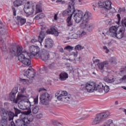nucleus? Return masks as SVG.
Listing matches in <instances>:
<instances>
[{
    "label": "nucleus",
    "mask_w": 126,
    "mask_h": 126,
    "mask_svg": "<svg viewBox=\"0 0 126 126\" xmlns=\"http://www.w3.org/2000/svg\"><path fill=\"white\" fill-rule=\"evenodd\" d=\"M12 50L14 53H15L17 50L18 60L22 63L28 66L31 64V60L28 58H29V53H27L26 50H23V47L22 46H18L16 48V46L12 45Z\"/></svg>",
    "instance_id": "f257e3e1"
},
{
    "label": "nucleus",
    "mask_w": 126,
    "mask_h": 126,
    "mask_svg": "<svg viewBox=\"0 0 126 126\" xmlns=\"http://www.w3.org/2000/svg\"><path fill=\"white\" fill-rule=\"evenodd\" d=\"M73 12H74L73 15L74 16L73 18L76 23H79L83 19L82 23L80 25L81 28H86V27H88V19L90 18L89 12H86L84 16L83 12L81 11H78L77 13H76L75 9V11H74Z\"/></svg>",
    "instance_id": "f03ea898"
},
{
    "label": "nucleus",
    "mask_w": 126,
    "mask_h": 126,
    "mask_svg": "<svg viewBox=\"0 0 126 126\" xmlns=\"http://www.w3.org/2000/svg\"><path fill=\"white\" fill-rule=\"evenodd\" d=\"M14 113L10 111H4L1 113V120L0 121V124L2 126H4L7 125V118L8 117L9 121H13L14 118Z\"/></svg>",
    "instance_id": "7ed1b4c3"
},
{
    "label": "nucleus",
    "mask_w": 126,
    "mask_h": 126,
    "mask_svg": "<svg viewBox=\"0 0 126 126\" xmlns=\"http://www.w3.org/2000/svg\"><path fill=\"white\" fill-rule=\"evenodd\" d=\"M99 7L102 8L101 9V13L104 14V13H107L108 11L112 9V2L110 0H106L103 2L99 1L98 3Z\"/></svg>",
    "instance_id": "20e7f679"
},
{
    "label": "nucleus",
    "mask_w": 126,
    "mask_h": 126,
    "mask_svg": "<svg viewBox=\"0 0 126 126\" xmlns=\"http://www.w3.org/2000/svg\"><path fill=\"white\" fill-rule=\"evenodd\" d=\"M34 120V117L31 114L28 115L27 117H24L22 119V121L24 124H22L21 121L17 120L15 121L16 126H27V125H29L31 122H33Z\"/></svg>",
    "instance_id": "39448f33"
},
{
    "label": "nucleus",
    "mask_w": 126,
    "mask_h": 126,
    "mask_svg": "<svg viewBox=\"0 0 126 126\" xmlns=\"http://www.w3.org/2000/svg\"><path fill=\"white\" fill-rule=\"evenodd\" d=\"M24 11L28 16L32 15L35 11L34 5L32 3H30V2L28 1L24 6Z\"/></svg>",
    "instance_id": "423d86ee"
},
{
    "label": "nucleus",
    "mask_w": 126,
    "mask_h": 126,
    "mask_svg": "<svg viewBox=\"0 0 126 126\" xmlns=\"http://www.w3.org/2000/svg\"><path fill=\"white\" fill-rule=\"evenodd\" d=\"M40 103L42 105H49L50 101H51V96L48 93L42 94L40 96Z\"/></svg>",
    "instance_id": "0eeeda50"
},
{
    "label": "nucleus",
    "mask_w": 126,
    "mask_h": 126,
    "mask_svg": "<svg viewBox=\"0 0 126 126\" xmlns=\"http://www.w3.org/2000/svg\"><path fill=\"white\" fill-rule=\"evenodd\" d=\"M75 11V8L74 7V5L73 4L70 5V4H69L68 6V9L64 11L63 14L64 16L68 15L69 16H70V17H71L74 13L73 12Z\"/></svg>",
    "instance_id": "6e6552de"
},
{
    "label": "nucleus",
    "mask_w": 126,
    "mask_h": 126,
    "mask_svg": "<svg viewBox=\"0 0 126 126\" xmlns=\"http://www.w3.org/2000/svg\"><path fill=\"white\" fill-rule=\"evenodd\" d=\"M39 58L42 60V61H44V62H47V61H49V60H52L54 56H52V55H50L49 52H41L38 54Z\"/></svg>",
    "instance_id": "1a4fd4ad"
},
{
    "label": "nucleus",
    "mask_w": 126,
    "mask_h": 126,
    "mask_svg": "<svg viewBox=\"0 0 126 126\" xmlns=\"http://www.w3.org/2000/svg\"><path fill=\"white\" fill-rule=\"evenodd\" d=\"M35 74L36 73H35V71L30 66L25 72L24 75L26 76L28 78H29V79H31V78H33V77L35 76Z\"/></svg>",
    "instance_id": "9d476101"
},
{
    "label": "nucleus",
    "mask_w": 126,
    "mask_h": 126,
    "mask_svg": "<svg viewBox=\"0 0 126 126\" xmlns=\"http://www.w3.org/2000/svg\"><path fill=\"white\" fill-rule=\"evenodd\" d=\"M29 51L31 55L35 57L40 53V47L38 46L32 45L29 48Z\"/></svg>",
    "instance_id": "9b49d317"
},
{
    "label": "nucleus",
    "mask_w": 126,
    "mask_h": 126,
    "mask_svg": "<svg viewBox=\"0 0 126 126\" xmlns=\"http://www.w3.org/2000/svg\"><path fill=\"white\" fill-rule=\"evenodd\" d=\"M95 85L94 83L88 82L85 85V89L88 92L91 93V92H94V90H95Z\"/></svg>",
    "instance_id": "f8f14e48"
},
{
    "label": "nucleus",
    "mask_w": 126,
    "mask_h": 126,
    "mask_svg": "<svg viewBox=\"0 0 126 126\" xmlns=\"http://www.w3.org/2000/svg\"><path fill=\"white\" fill-rule=\"evenodd\" d=\"M60 92H57L55 95L56 97L57 96V99L59 101H63L64 97H66L67 95V92L66 91H62L61 93L60 94ZM59 94H60L59 95Z\"/></svg>",
    "instance_id": "ddd939ff"
},
{
    "label": "nucleus",
    "mask_w": 126,
    "mask_h": 126,
    "mask_svg": "<svg viewBox=\"0 0 126 126\" xmlns=\"http://www.w3.org/2000/svg\"><path fill=\"white\" fill-rule=\"evenodd\" d=\"M86 34V32H81L80 31H78L77 33H74L72 35L70 39H79V38H81V37H83V36H85Z\"/></svg>",
    "instance_id": "4468645a"
},
{
    "label": "nucleus",
    "mask_w": 126,
    "mask_h": 126,
    "mask_svg": "<svg viewBox=\"0 0 126 126\" xmlns=\"http://www.w3.org/2000/svg\"><path fill=\"white\" fill-rule=\"evenodd\" d=\"M46 33L48 34L55 35V36H59V32L54 27H51L50 29L47 30Z\"/></svg>",
    "instance_id": "2eb2a0df"
},
{
    "label": "nucleus",
    "mask_w": 126,
    "mask_h": 126,
    "mask_svg": "<svg viewBox=\"0 0 126 126\" xmlns=\"http://www.w3.org/2000/svg\"><path fill=\"white\" fill-rule=\"evenodd\" d=\"M125 33V29L122 28L119 30V32H116V34L113 36L114 38H117V39H122L124 37V33Z\"/></svg>",
    "instance_id": "dca6fc26"
},
{
    "label": "nucleus",
    "mask_w": 126,
    "mask_h": 126,
    "mask_svg": "<svg viewBox=\"0 0 126 126\" xmlns=\"http://www.w3.org/2000/svg\"><path fill=\"white\" fill-rule=\"evenodd\" d=\"M118 29L119 27L114 26H113L109 29V32L111 33V36H112V37H114L115 36L114 35L115 34H117V32L118 31Z\"/></svg>",
    "instance_id": "f3484780"
},
{
    "label": "nucleus",
    "mask_w": 126,
    "mask_h": 126,
    "mask_svg": "<svg viewBox=\"0 0 126 126\" xmlns=\"http://www.w3.org/2000/svg\"><path fill=\"white\" fill-rule=\"evenodd\" d=\"M68 78V74L66 72H61L59 75V79L61 81H64Z\"/></svg>",
    "instance_id": "a211bd4d"
},
{
    "label": "nucleus",
    "mask_w": 126,
    "mask_h": 126,
    "mask_svg": "<svg viewBox=\"0 0 126 126\" xmlns=\"http://www.w3.org/2000/svg\"><path fill=\"white\" fill-rule=\"evenodd\" d=\"M97 115L101 119V121H102V120H104V119H106V118H108V117L110 116V112L109 111H106L105 112H103Z\"/></svg>",
    "instance_id": "6ab92c4d"
},
{
    "label": "nucleus",
    "mask_w": 126,
    "mask_h": 126,
    "mask_svg": "<svg viewBox=\"0 0 126 126\" xmlns=\"http://www.w3.org/2000/svg\"><path fill=\"white\" fill-rule=\"evenodd\" d=\"M97 115L101 119V121H102V120H104V119H106V118H108V117L110 116V112L109 111H106L105 112H103Z\"/></svg>",
    "instance_id": "aec40b11"
},
{
    "label": "nucleus",
    "mask_w": 126,
    "mask_h": 126,
    "mask_svg": "<svg viewBox=\"0 0 126 126\" xmlns=\"http://www.w3.org/2000/svg\"><path fill=\"white\" fill-rule=\"evenodd\" d=\"M101 122L102 120H101V118H100L99 116L97 114L96 115L94 119L92 122L91 125L92 126H95V125H98V124H100V123Z\"/></svg>",
    "instance_id": "412c9836"
},
{
    "label": "nucleus",
    "mask_w": 126,
    "mask_h": 126,
    "mask_svg": "<svg viewBox=\"0 0 126 126\" xmlns=\"http://www.w3.org/2000/svg\"><path fill=\"white\" fill-rule=\"evenodd\" d=\"M44 38H45V32H40V34L38 38V42H39L41 46H42V42H43V40H44Z\"/></svg>",
    "instance_id": "4be33fe9"
},
{
    "label": "nucleus",
    "mask_w": 126,
    "mask_h": 126,
    "mask_svg": "<svg viewBox=\"0 0 126 126\" xmlns=\"http://www.w3.org/2000/svg\"><path fill=\"white\" fill-rule=\"evenodd\" d=\"M45 43V48H49V47H52L53 46V40L50 38L46 39Z\"/></svg>",
    "instance_id": "5701e85b"
},
{
    "label": "nucleus",
    "mask_w": 126,
    "mask_h": 126,
    "mask_svg": "<svg viewBox=\"0 0 126 126\" xmlns=\"http://www.w3.org/2000/svg\"><path fill=\"white\" fill-rule=\"evenodd\" d=\"M107 64H109L108 61H104L103 62L98 63L97 64V66L100 70H103L104 69V67H105V65Z\"/></svg>",
    "instance_id": "b1692460"
},
{
    "label": "nucleus",
    "mask_w": 126,
    "mask_h": 126,
    "mask_svg": "<svg viewBox=\"0 0 126 126\" xmlns=\"http://www.w3.org/2000/svg\"><path fill=\"white\" fill-rule=\"evenodd\" d=\"M17 21L20 23L21 26L24 25L26 23V19L19 16L17 17Z\"/></svg>",
    "instance_id": "393cba45"
},
{
    "label": "nucleus",
    "mask_w": 126,
    "mask_h": 126,
    "mask_svg": "<svg viewBox=\"0 0 126 126\" xmlns=\"http://www.w3.org/2000/svg\"><path fill=\"white\" fill-rule=\"evenodd\" d=\"M25 1H26V0H16L14 1L13 4L14 6H20V5L23 4Z\"/></svg>",
    "instance_id": "a878e982"
},
{
    "label": "nucleus",
    "mask_w": 126,
    "mask_h": 126,
    "mask_svg": "<svg viewBox=\"0 0 126 126\" xmlns=\"http://www.w3.org/2000/svg\"><path fill=\"white\" fill-rule=\"evenodd\" d=\"M97 90H98L99 92L100 93H103L104 92V85L102 83H99L97 86Z\"/></svg>",
    "instance_id": "bb28decb"
},
{
    "label": "nucleus",
    "mask_w": 126,
    "mask_h": 126,
    "mask_svg": "<svg viewBox=\"0 0 126 126\" xmlns=\"http://www.w3.org/2000/svg\"><path fill=\"white\" fill-rule=\"evenodd\" d=\"M16 95V94H12L10 93V97L11 101H13L14 103L17 104V97L15 98Z\"/></svg>",
    "instance_id": "cd10ccee"
},
{
    "label": "nucleus",
    "mask_w": 126,
    "mask_h": 126,
    "mask_svg": "<svg viewBox=\"0 0 126 126\" xmlns=\"http://www.w3.org/2000/svg\"><path fill=\"white\" fill-rule=\"evenodd\" d=\"M26 98V96L22 94H18L17 96V103H18V101L20 100H24Z\"/></svg>",
    "instance_id": "c85d7f7f"
},
{
    "label": "nucleus",
    "mask_w": 126,
    "mask_h": 126,
    "mask_svg": "<svg viewBox=\"0 0 126 126\" xmlns=\"http://www.w3.org/2000/svg\"><path fill=\"white\" fill-rule=\"evenodd\" d=\"M23 104L25 105V107L26 108V110H28V109L30 108L32 104H31V102L29 100L27 101H23Z\"/></svg>",
    "instance_id": "c756f323"
},
{
    "label": "nucleus",
    "mask_w": 126,
    "mask_h": 126,
    "mask_svg": "<svg viewBox=\"0 0 126 126\" xmlns=\"http://www.w3.org/2000/svg\"><path fill=\"white\" fill-rule=\"evenodd\" d=\"M18 107L21 110H26V107L23 104V101H20L19 102Z\"/></svg>",
    "instance_id": "7c9ffc66"
},
{
    "label": "nucleus",
    "mask_w": 126,
    "mask_h": 126,
    "mask_svg": "<svg viewBox=\"0 0 126 126\" xmlns=\"http://www.w3.org/2000/svg\"><path fill=\"white\" fill-rule=\"evenodd\" d=\"M109 63L112 64H117V59L115 57H111L109 59Z\"/></svg>",
    "instance_id": "2f4dec72"
},
{
    "label": "nucleus",
    "mask_w": 126,
    "mask_h": 126,
    "mask_svg": "<svg viewBox=\"0 0 126 126\" xmlns=\"http://www.w3.org/2000/svg\"><path fill=\"white\" fill-rule=\"evenodd\" d=\"M45 17V14L44 13H39L35 17V19L39 20V19H42Z\"/></svg>",
    "instance_id": "473e14b6"
},
{
    "label": "nucleus",
    "mask_w": 126,
    "mask_h": 126,
    "mask_svg": "<svg viewBox=\"0 0 126 126\" xmlns=\"http://www.w3.org/2000/svg\"><path fill=\"white\" fill-rule=\"evenodd\" d=\"M67 26L68 27L72 26V22H71V17H68L67 20Z\"/></svg>",
    "instance_id": "72a5a7b5"
},
{
    "label": "nucleus",
    "mask_w": 126,
    "mask_h": 126,
    "mask_svg": "<svg viewBox=\"0 0 126 126\" xmlns=\"http://www.w3.org/2000/svg\"><path fill=\"white\" fill-rule=\"evenodd\" d=\"M73 49H74V47L70 46V45H67L64 47V50H66L67 51H69V52H71V51H73Z\"/></svg>",
    "instance_id": "f704fd0d"
},
{
    "label": "nucleus",
    "mask_w": 126,
    "mask_h": 126,
    "mask_svg": "<svg viewBox=\"0 0 126 126\" xmlns=\"http://www.w3.org/2000/svg\"><path fill=\"white\" fill-rule=\"evenodd\" d=\"M84 49V47L79 44H78L75 47V50H76V51H80V50H83Z\"/></svg>",
    "instance_id": "c9c22d12"
},
{
    "label": "nucleus",
    "mask_w": 126,
    "mask_h": 126,
    "mask_svg": "<svg viewBox=\"0 0 126 126\" xmlns=\"http://www.w3.org/2000/svg\"><path fill=\"white\" fill-rule=\"evenodd\" d=\"M103 92L104 93H108V91H110V88H109V86L105 85L103 86Z\"/></svg>",
    "instance_id": "e433bc0d"
},
{
    "label": "nucleus",
    "mask_w": 126,
    "mask_h": 126,
    "mask_svg": "<svg viewBox=\"0 0 126 126\" xmlns=\"http://www.w3.org/2000/svg\"><path fill=\"white\" fill-rule=\"evenodd\" d=\"M18 92V87H14L12 90V92H11V93L13 94H16Z\"/></svg>",
    "instance_id": "4c0bfd02"
},
{
    "label": "nucleus",
    "mask_w": 126,
    "mask_h": 126,
    "mask_svg": "<svg viewBox=\"0 0 126 126\" xmlns=\"http://www.w3.org/2000/svg\"><path fill=\"white\" fill-rule=\"evenodd\" d=\"M104 79L108 83H112L114 82V78L110 79L109 78H105Z\"/></svg>",
    "instance_id": "58836bf2"
},
{
    "label": "nucleus",
    "mask_w": 126,
    "mask_h": 126,
    "mask_svg": "<svg viewBox=\"0 0 126 126\" xmlns=\"http://www.w3.org/2000/svg\"><path fill=\"white\" fill-rule=\"evenodd\" d=\"M39 112V107L38 106H35L33 109H32V113L33 114H37Z\"/></svg>",
    "instance_id": "ea45409f"
},
{
    "label": "nucleus",
    "mask_w": 126,
    "mask_h": 126,
    "mask_svg": "<svg viewBox=\"0 0 126 126\" xmlns=\"http://www.w3.org/2000/svg\"><path fill=\"white\" fill-rule=\"evenodd\" d=\"M14 112L16 116H17V115L21 113V111L16 107H14Z\"/></svg>",
    "instance_id": "a19ab883"
},
{
    "label": "nucleus",
    "mask_w": 126,
    "mask_h": 126,
    "mask_svg": "<svg viewBox=\"0 0 126 126\" xmlns=\"http://www.w3.org/2000/svg\"><path fill=\"white\" fill-rule=\"evenodd\" d=\"M46 70H47V67L44 66L41 69H40L39 72L41 73H44V72H46Z\"/></svg>",
    "instance_id": "79ce46f5"
},
{
    "label": "nucleus",
    "mask_w": 126,
    "mask_h": 126,
    "mask_svg": "<svg viewBox=\"0 0 126 126\" xmlns=\"http://www.w3.org/2000/svg\"><path fill=\"white\" fill-rule=\"evenodd\" d=\"M71 100V99L70 98V97L68 96L64 97L63 101H64L66 103H68L69 102H70Z\"/></svg>",
    "instance_id": "37998d69"
},
{
    "label": "nucleus",
    "mask_w": 126,
    "mask_h": 126,
    "mask_svg": "<svg viewBox=\"0 0 126 126\" xmlns=\"http://www.w3.org/2000/svg\"><path fill=\"white\" fill-rule=\"evenodd\" d=\"M52 124L55 126H62V124L60 123H58L57 121L53 122Z\"/></svg>",
    "instance_id": "c03bdc74"
},
{
    "label": "nucleus",
    "mask_w": 126,
    "mask_h": 126,
    "mask_svg": "<svg viewBox=\"0 0 126 126\" xmlns=\"http://www.w3.org/2000/svg\"><path fill=\"white\" fill-rule=\"evenodd\" d=\"M36 10L37 12H42V9L38 5H36Z\"/></svg>",
    "instance_id": "a18cd8bd"
},
{
    "label": "nucleus",
    "mask_w": 126,
    "mask_h": 126,
    "mask_svg": "<svg viewBox=\"0 0 126 126\" xmlns=\"http://www.w3.org/2000/svg\"><path fill=\"white\" fill-rule=\"evenodd\" d=\"M78 53L77 52H72L71 54V56H73V57L74 58H76V57H77V55H78Z\"/></svg>",
    "instance_id": "49530a36"
},
{
    "label": "nucleus",
    "mask_w": 126,
    "mask_h": 126,
    "mask_svg": "<svg viewBox=\"0 0 126 126\" xmlns=\"http://www.w3.org/2000/svg\"><path fill=\"white\" fill-rule=\"evenodd\" d=\"M103 50H105V53L106 54H109V52H110V50L108 49V47L107 46H104L103 48Z\"/></svg>",
    "instance_id": "de8ad7c7"
},
{
    "label": "nucleus",
    "mask_w": 126,
    "mask_h": 126,
    "mask_svg": "<svg viewBox=\"0 0 126 126\" xmlns=\"http://www.w3.org/2000/svg\"><path fill=\"white\" fill-rule=\"evenodd\" d=\"M36 119H42L43 118V114H39L36 115Z\"/></svg>",
    "instance_id": "09e8293b"
},
{
    "label": "nucleus",
    "mask_w": 126,
    "mask_h": 126,
    "mask_svg": "<svg viewBox=\"0 0 126 126\" xmlns=\"http://www.w3.org/2000/svg\"><path fill=\"white\" fill-rule=\"evenodd\" d=\"M12 9L13 10V13L14 16H16V10H15V8L13 7H12Z\"/></svg>",
    "instance_id": "8fccbe9b"
},
{
    "label": "nucleus",
    "mask_w": 126,
    "mask_h": 126,
    "mask_svg": "<svg viewBox=\"0 0 126 126\" xmlns=\"http://www.w3.org/2000/svg\"><path fill=\"white\" fill-rule=\"evenodd\" d=\"M54 67H55V63H52L49 64V68H51V69L54 68Z\"/></svg>",
    "instance_id": "3c124183"
},
{
    "label": "nucleus",
    "mask_w": 126,
    "mask_h": 126,
    "mask_svg": "<svg viewBox=\"0 0 126 126\" xmlns=\"http://www.w3.org/2000/svg\"><path fill=\"white\" fill-rule=\"evenodd\" d=\"M33 102H34V104H38V96L34 98Z\"/></svg>",
    "instance_id": "603ef678"
},
{
    "label": "nucleus",
    "mask_w": 126,
    "mask_h": 126,
    "mask_svg": "<svg viewBox=\"0 0 126 126\" xmlns=\"http://www.w3.org/2000/svg\"><path fill=\"white\" fill-rule=\"evenodd\" d=\"M68 60L70 61V62H71L73 63H76V61H75V58H74V59H69Z\"/></svg>",
    "instance_id": "864d4df0"
},
{
    "label": "nucleus",
    "mask_w": 126,
    "mask_h": 126,
    "mask_svg": "<svg viewBox=\"0 0 126 126\" xmlns=\"http://www.w3.org/2000/svg\"><path fill=\"white\" fill-rule=\"evenodd\" d=\"M59 14V13H57L55 14L54 15V20H58V15Z\"/></svg>",
    "instance_id": "5fc2aeb1"
},
{
    "label": "nucleus",
    "mask_w": 126,
    "mask_h": 126,
    "mask_svg": "<svg viewBox=\"0 0 126 126\" xmlns=\"http://www.w3.org/2000/svg\"><path fill=\"white\" fill-rule=\"evenodd\" d=\"M119 10H120V11L125 12V11H126V9L125 8V7H124V8H120L119 9Z\"/></svg>",
    "instance_id": "6e6d98bb"
},
{
    "label": "nucleus",
    "mask_w": 126,
    "mask_h": 126,
    "mask_svg": "<svg viewBox=\"0 0 126 126\" xmlns=\"http://www.w3.org/2000/svg\"><path fill=\"white\" fill-rule=\"evenodd\" d=\"M117 18H118V21L119 22H120V21H121V15H120V14H118L117 15Z\"/></svg>",
    "instance_id": "4d7b16f0"
},
{
    "label": "nucleus",
    "mask_w": 126,
    "mask_h": 126,
    "mask_svg": "<svg viewBox=\"0 0 126 126\" xmlns=\"http://www.w3.org/2000/svg\"><path fill=\"white\" fill-rule=\"evenodd\" d=\"M31 42L34 44V43H36V42H38V40H37V39H32L31 40Z\"/></svg>",
    "instance_id": "13d9d810"
},
{
    "label": "nucleus",
    "mask_w": 126,
    "mask_h": 126,
    "mask_svg": "<svg viewBox=\"0 0 126 126\" xmlns=\"http://www.w3.org/2000/svg\"><path fill=\"white\" fill-rule=\"evenodd\" d=\"M9 126H16V125H15V124L14 123V122H11V123L9 125Z\"/></svg>",
    "instance_id": "bf43d9fd"
},
{
    "label": "nucleus",
    "mask_w": 126,
    "mask_h": 126,
    "mask_svg": "<svg viewBox=\"0 0 126 126\" xmlns=\"http://www.w3.org/2000/svg\"><path fill=\"white\" fill-rule=\"evenodd\" d=\"M74 0H70L71 2H72V3H70V2L69 3V4H70V5H71V4H72L73 5H74Z\"/></svg>",
    "instance_id": "052dcab7"
},
{
    "label": "nucleus",
    "mask_w": 126,
    "mask_h": 126,
    "mask_svg": "<svg viewBox=\"0 0 126 126\" xmlns=\"http://www.w3.org/2000/svg\"><path fill=\"white\" fill-rule=\"evenodd\" d=\"M121 80H126V75H124L121 79Z\"/></svg>",
    "instance_id": "680f3d73"
},
{
    "label": "nucleus",
    "mask_w": 126,
    "mask_h": 126,
    "mask_svg": "<svg viewBox=\"0 0 126 126\" xmlns=\"http://www.w3.org/2000/svg\"><path fill=\"white\" fill-rule=\"evenodd\" d=\"M20 81H24L25 82H27L28 80L25 79H20Z\"/></svg>",
    "instance_id": "e2e57ef3"
},
{
    "label": "nucleus",
    "mask_w": 126,
    "mask_h": 126,
    "mask_svg": "<svg viewBox=\"0 0 126 126\" xmlns=\"http://www.w3.org/2000/svg\"><path fill=\"white\" fill-rule=\"evenodd\" d=\"M60 52L61 53H63V48H60Z\"/></svg>",
    "instance_id": "0e129e2a"
},
{
    "label": "nucleus",
    "mask_w": 126,
    "mask_h": 126,
    "mask_svg": "<svg viewBox=\"0 0 126 126\" xmlns=\"http://www.w3.org/2000/svg\"><path fill=\"white\" fill-rule=\"evenodd\" d=\"M44 90H45L44 89H39V92H41V91H44Z\"/></svg>",
    "instance_id": "69168bd1"
},
{
    "label": "nucleus",
    "mask_w": 126,
    "mask_h": 126,
    "mask_svg": "<svg viewBox=\"0 0 126 126\" xmlns=\"http://www.w3.org/2000/svg\"><path fill=\"white\" fill-rule=\"evenodd\" d=\"M24 91H25V89H23V90H21L22 93H24Z\"/></svg>",
    "instance_id": "338daca9"
},
{
    "label": "nucleus",
    "mask_w": 126,
    "mask_h": 126,
    "mask_svg": "<svg viewBox=\"0 0 126 126\" xmlns=\"http://www.w3.org/2000/svg\"><path fill=\"white\" fill-rule=\"evenodd\" d=\"M99 62H100V60H95V63H99Z\"/></svg>",
    "instance_id": "774afa93"
}]
</instances>
